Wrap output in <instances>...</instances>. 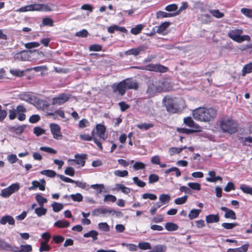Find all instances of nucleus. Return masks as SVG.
<instances>
[{
	"label": "nucleus",
	"instance_id": "nucleus-56",
	"mask_svg": "<svg viewBox=\"0 0 252 252\" xmlns=\"http://www.w3.org/2000/svg\"><path fill=\"white\" fill-rule=\"evenodd\" d=\"M70 197L74 201L81 202L83 200V196L79 193L71 194Z\"/></svg>",
	"mask_w": 252,
	"mask_h": 252
},
{
	"label": "nucleus",
	"instance_id": "nucleus-8",
	"mask_svg": "<svg viewBox=\"0 0 252 252\" xmlns=\"http://www.w3.org/2000/svg\"><path fill=\"white\" fill-rule=\"evenodd\" d=\"M31 11L48 12L52 10L50 6L47 4L34 3L31 4Z\"/></svg>",
	"mask_w": 252,
	"mask_h": 252
},
{
	"label": "nucleus",
	"instance_id": "nucleus-50",
	"mask_svg": "<svg viewBox=\"0 0 252 252\" xmlns=\"http://www.w3.org/2000/svg\"><path fill=\"white\" fill-rule=\"evenodd\" d=\"M9 72L12 75L15 76L22 77L24 76V71L18 69H11Z\"/></svg>",
	"mask_w": 252,
	"mask_h": 252
},
{
	"label": "nucleus",
	"instance_id": "nucleus-36",
	"mask_svg": "<svg viewBox=\"0 0 252 252\" xmlns=\"http://www.w3.org/2000/svg\"><path fill=\"white\" fill-rule=\"evenodd\" d=\"M136 126L140 129H144L145 130H147L153 127L154 126V125L150 123H141L137 125Z\"/></svg>",
	"mask_w": 252,
	"mask_h": 252
},
{
	"label": "nucleus",
	"instance_id": "nucleus-9",
	"mask_svg": "<svg viewBox=\"0 0 252 252\" xmlns=\"http://www.w3.org/2000/svg\"><path fill=\"white\" fill-rule=\"evenodd\" d=\"M111 213H115L117 212L114 210H110L103 207H100L92 211V215L94 216H98L101 214L103 216L106 217Z\"/></svg>",
	"mask_w": 252,
	"mask_h": 252
},
{
	"label": "nucleus",
	"instance_id": "nucleus-20",
	"mask_svg": "<svg viewBox=\"0 0 252 252\" xmlns=\"http://www.w3.org/2000/svg\"><path fill=\"white\" fill-rule=\"evenodd\" d=\"M125 82L126 89L137 90L138 88V84L135 81H132L130 79H126L124 80Z\"/></svg>",
	"mask_w": 252,
	"mask_h": 252
},
{
	"label": "nucleus",
	"instance_id": "nucleus-55",
	"mask_svg": "<svg viewBox=\"0 0 252 252\" xmlns=\"http://www.w3.org/2000/svg\"><path fill=\"white\" fill-rule=\"evenodd\" d=\"M188 187L194 190H200L201 189L200 184L197 183H192L190 182L188 184Z\"/></svg>",
	"mask_w": 252,
	"mask_h": 252
},
{
	"label": "nucleus",
	"instance_id": "nucleus-47",
	"mask_svg": "<svg viewBox=\"0 0 252 252\" xmlns=\"http://www.w3.org/2000/svg\"><path fill=\"white\" fill-rule=\"evenodd\" d=\"M152 250L153 252H165L166 250V247L165 245H156Z\"/></svg>",
	"mask_w": 252,
	"mask_h": 252
},
{
	"label": "nucleus",
	"instance_id": "nucleus-37",
	"mask_svg": "<svg viewBox=\"0 0 252 252\" xmlns=\"http://www.w3.org/2000/svg\"><path fill=\"white\" fill-rule=\"evenodd\" d=\"M201 211V210L199 209L191 210L189 214V218L190 220H192L193 219L196 218L199 215Z\"/></svg>",
	"mask_w": 252,
	"mask_h": 252
},
{
	"label": "nucleus",
	"instance_id": "nucleus-23",
	"mask_svg": "<svg viewBox=\"0 0 252 252\" xmlns=\"http://www.w3.org/2000/svg\"><path fill=\"white\" fill-rule=\"evenodd\" d=\"M32 184H34L35 189L38 188L40 190L42 191L45 189L46 182L44 179H41L40 181H33Z\"/></svg>",
	"mask_w": 252,
	"mask_h": 252
},
{
	"label": "nucleus",
	"instance_id": "nucleus-33",
	"mask_svg": "<svg viewBox=\"0 0 252 252\" xmlns=\"http://www.w3.org/2000/svg\"><path fill=\"white\" fill-rule=\"evenodd\" d=\"M138 248L142 250H147L151 249V245L148 242H140L137 246Z\"/></svg>",
	"mask_w": 252,
	"mask_h": 252
},
{
	"label": "nucleus",
	"instance_id": "nucleus-49",
	"mask_svg": "<svg viewBox=\"0 0 252 252\" xmlns=\"http://www.w3.org/2000/svg\"><path fill=\"white\" fill-rule=\"evenodd\" d=\"M188 196L184 195L181 197H178L175 199L174 203L177 205H182L185 203L187 200Z\"/></svg>",
	"mask_w": 252,
	"mask_h": 252
},
{
	"label": "nucleus",
	"instance_id": "nucleus-52",
	"mask_svg": "<svg viewBox=\"0 0 252 252\" xmlns=\"http://www.w3.org/2000/svg\"><path fill=\"white\" fill-rule=\"evenodd\" d=\"M240 189L246 193L250 194L252 195V188L250 186L242 185L240 186Z\"/></svg>",
	"mask_w": 252,
	"mask_h": 252
},
{
	"label": "nucleus",
	"instance_id": "nucleus-11",
	"mask_svg": "<svg viewBox=\"0 0 252 252\" xmlns=\"http://www.w3.org/2000/svg\"><path fill=\"white\" fill-rule=\"evenodd\" d=\"M50 127L54 138L56 139H61L62 138V135L61 133L60 126L57 124H51Z\"/></svg>",
	"mask_w": 252,
	"mask_h": 252
},
{
	"label": "nucleus",
	"instance_id": "nucleus-35",
	"mask_svg": "<svg viewBox=\"0 0 252 252\" xmlns=\"http://www.w3.org/2000/svg\"><path fill=\"white\" fill-rule=\"evenodd\" d=\"M153 70L156 72H165L167 70V68L160 64H156L153 65Z\"/></svg>",
	"mask_w": 252,
	"mask_h": 252
},
{
	"label": "nucleus",
	"instance_id": "nucleus-18",
	"mask_svg": "<svg viewBox=\"0 0 252 252\" xmlns=\"http://www.w3.org/2000/svg\"><path fill=\"white\" fill-rule=\"evenodd\" d=\"M7 223L9 225H14L15 220L14 218L9 215H5L2 217L0 220V224L5 225Z\"/></svg>",
	"mask_w": 252,
	"mask_h": 252
},
{
	"label": "nucleus",
	"instance_id": "nucleus-58",
	"mask_svg": "<svg viewBox=\"0 0 252 252\" xmlns=\"http://www.w3.org/2000/svg\"><path fill=\"white\" fill-rule=\"evenodd\" d=\"M237 225V223L223 222L221 224V226L226 229H231Z\"/></svg>",
	"mask_w": 252,
	"mask_h": 252
},
{
	"label": "nucleus",
	"instance_id": "nucleus-40",
	"mask_svg": "<svg viewBox=\"0 0 252 252\" xmlns=\"http://www.w3.org/2000/svg\"><path fill=\"white\" fill-rule=\"evenodd\" d=\"M40 174L51 178L57 176L56 172L52 170H43L40 172Z\"/></svg>",
	"mask_w": 252,
	"mask_h": 252
},
{
	"label": "nucleus",
	"instance_id": "nucleus-5",
	"mask_svg": "<svg viewBox=\"0 0 252 252\" xmlns=\"http://www.w3.org/2000/svg\"><path fill=\"white\" fill-rule=\"evenodd\" d=\"M243 31L240 29L230 30L228 32V36L234 41L241 43L245 40H249L250 38L248 35L241 36Z\"/></svg>",
	"mask_w": 252,
	"mask_h": 252
},
{
	"label": "nucleus",
	"instance_id": "nucleus-51",
	"mask_svg": "<svg viewBox=\"0 0 252 252\" xmlns=\"http://www.w3.org/2000/svg\"><path fill=\"white\" fill-rule=\"evenodd\" d=\"M92 189H96L97 193L102 192V190L104 189L105 187L103 184H94L91 186Z\"/></svg>",
	"mask_w": 252,
	"mask_h": 252
},
{
	"label": "nucleus",
	"instance_id": "nucleus-2",
	"mask_svg": "<svg viewBox=\"0 0 252 252\" xmlns=\"http://www.w3.org/2000/svg\"><path fill=\"white\" fill-rule=\"evenodd\" d=\"M220 126L224 132L231 134L237 131L238 125L232 119L228 118H224L220 121Z\"/></svg>",
	"mask_w": 252,
	"mask_h": 252
},
{
	"label": "nucleus",
	"instance_id": "nucleus-42",
	"mask_svg": "<svg viewBox=\"0 0 252 252\" xmlns=\"http://www.w3.org/2000/svg\"><path fill=\"white\" fill-rule=\"evenodd\" d=\"M143 27L144 26L143 25L139 24L137 25L136 27L132 28L130 30V32L131 33L134 35H137L141 32Z\"/></svg>",
	"mask_w": 252,
	"mask_h": 252
},
{
	"label": "nucleus",
	"instance_id": "nucleus-54",
	"mask_svg": "<svg viewBox=\"0 0 252 252\" xmlns=\"http://www.w3.org/2000/svg\"><path fill=\"white\" fill-rule=\"evenodd\" d=\"M133 168L135 170L144 169L145 168V164L142 162L137 161L133 165Z\"/></svg>",
	"mask_w": 252,
	"mask_h": 252
},
{
	"label": "nucleus",
	"instance_id": "nucleus-44",
	"mask_svg": "<svg viewBox=\"0 0 252 252\" xmlns=\"http://www.w3.org/2000/svg\"><path fill=\"white\" fill-rule=\"evenodd\" d=\"M35 213L38 216L41 217L45 215L47 212V209L40 206V207L36 208L34 210Z\"/></svg>",
	"mask_w": 252,
	"mask_h": 252
},
{
	"label": "nucleus",
	"instance_id": "nucleus-32",
	"mask_svg": "<svg viewBox=\"0 0 252 252\" xmlns=\"http://www.w3.org/2000/svg\"><path fill=\"white\" fill-rule=\"evenodd\" d=\"M165 228L169 231H175L178 229V226L173 222H167L165 224Z\"/></svg>",
	"mask_w": 252,
	"mask_h": 252
},
{
	"label": "nucleus",
	"instance_id": "nucleus-16",
	"mask_svg": "<svg viewBox=\"0 0 252 252\" xmlns=\"http://www.w3.org/2000/svg\"><path fill=\"white\" fill-rule=\"evenodd\" d=\"M26 126H27L25 125L18 126H8V130L11 132L20 135L23 132Z\"/></svg>",
	"mask_w": 252,
	"mask_h": 252
},
{
	"label": "nucleus",
	"instance_id": "nucleus-4",
	"mask_svg": "<svg viewBox=\"0 0 252 252\" xmlns=\"http://www.w3.org/2000/svg\"><path fill=\"white\" fill-rule=\"evenodd\" d=\"M27 112L26 107L22 104L19 105L16 109H12L9 111V119L10 120H14L17 115L18 119L20 121H23L26 119V116L25 113Z\"/></svg>",
	"mask_w": 252,
	"mask_h": 252
},
{
	"label": "nucleus",
	"instance_id": "nucleus-3",
	"mask_svg": "<svg viewBox=\"0 0 252 252\" xmlns=\"http://www.w3.org/2000/svg\"><path fill=\"white\" fill-rule=\"evenodd\" d=\"M163 100L166 110L168 112L170 113H175L180 112L186 106L185 102L182 98H179V102L180 105L179 107L175 106L176 104L174 103V100L172 98H165Z\"/></svg>",
	"mask_w": 252,
	"mask_h": 252
},
{
	"label": "nucleus",
	"instance_id": "nucleus-61",
	"mask_svg": "<svg viewBox=\"0 0 252 252\" xmlns=\"http://www.w3.org/2000/svg\"><path fill=\"white\" fill-rule=\"evenodd\" d=\"M132 179L134 183L139 187L142 188L146 185V183L143 181L140 180L137 177H134Z\"/></svg>",
	"mask_w": 252,
	"mask_h": 252
},
{
	"label": "nucleus",
	"instance_id": "nucleus-57",
	"mask_svg": "<svg viewBox=\"0 0 252 252\" xmlns=\"http://www.w3.org/2000/svg\"><path fill=\"white\" fill-rule=\"evenodd\" d=\"M45 132V130L44 129L41 128V127H40L39 126H36L33 129V133L37 136L41 135L42 134H44Z\"/></svg>",
	"mask_w": 252,
	"mask_h": 252
},
{
	"label": "nucleus",
	"instance_id": "nucleus-38",
	"mask_svg": "<svg viewBox=\"0 0 252 252\" xmlns=\"http://www.w3.org/2000/svg\"><path fill=\"white\" fill-rule=\"evenodd\" d=\"M243 75L252 72V63H249L244 66L242 69Z\"/></svg>",
	"mask_w": 252,
	"mask_h": 252
},
{
	"label": "nucleus",
	"instance_id": "nucleus-25",
	"mask_svg": "<svg viewBox=\"0 0 252 252\" xmlns=\"http://www.w3.org/2000/svg\"><path fill=\"white\" fill-rule=\"evenodd\" d=\"M170 24L169 22H165L161 23L159 26L155 27L154 29H156V32L161 33L169 26Z\"/></svg>",
	"mask_w": 252,
	"mask_h": 252
},
{
	"label": "nucleus",
	"instance_id": "nucleus-1",
	"mask_svg": "<svg viewBox=\"0 0 252 252\" xmlns=\"http://www.w3.org/2000/svg\"><path fill=\"white\" fill-rule=\"evenodd\" d=\"M192 114L196 121L209 122L216 118L217 110L214 108L199 107L193 110Z\"/></svg>",
	"mask_w": 252,
	"mask_h": 252
},
{
	"label": "nucleus",
	"instance_id": "nucleus-7",
	"mask_svg": "<svg viewBox=\"0 0 252 252\" xmlns=\"http://www.w3.org/2000/svg\"><path fill=\"white\" fill-rule=\"evenodd\" d=\"M70 98V95L66 94H62L54 97L52 100V104L61 105L66 102Z\"/></svg>",
	"mask_w": 252,
	"mask_h": 252
},
{
	"label": "nucleus",
	"instance_id": "nucleus-12",
	"mask_svg": "<svg viewBox=\"0 0 252 252\" xmlns=\"http://www.w3.org/2000/svg\"><path fill=\"white\" fill-rule=\"evenodd\" d=\"M76 159H69L68 161L71 162L70 164L72 165H74V162H76L77 164H80L82 167L84 166L85 164V159L87 158V155L86 154H76L74 156Z\"/></svg>",
	"mask_w": 252,
	"mask_h": 252
},
{
	"label": "nucleus",
	"instance_id": "nucleus-53",
	"mask_svg": "<svg viewBox=\"0 0 252 252\" xmlns=\"http://www.w3.org/2000/svg\"><path fill=\"white\" fill-rule=\"evenodd\" d=\"M224 217L226 219L230 218L232 220L236 219L235 213L230 209H229L228 212H226V213H225Z\"/></svg>",
	"mask_w": 252,
	"mask_h": 252
},
{
	"label": "nucleus",
	"instance_id": "nucleus-59",
	"mask_svg": "<svg viewBox=\"0 0 252 252\" xmlns=\"http://www.w3.org/2000/svg\"><path fill=\"white\" fill-rule=\"evenodd\" d=\"M114 174L118 177H124L128 175V172L127 170L121 171L117 170L114 171Z\"/></svg>",
	"mask_w": 252,
	"mask_h": 252
},
{
	"label": "nucleus",
	"instance_id": "nucleus-63",
	"mask_svg": "<svg viewBox=\"0 0 252 252\" xmlns=\"http://www.w3.org/2000/svg\"><path fill=\"white\" fill-rule=\"evenodd\" d=\"M182 151V149L180 148L172 147L169 149V153L170 156H173L176 154H179Z\"/></svg>",
	"mask_w": 252,
	"mask_h": 252
},
{
	"label": "nucleus",
	"instance_id": "nucleus-28",
	"mask_svg": "<svg viewBox=\"0 0 252 252\" xmlns=\"http://www.w3.org/2000/svg\"><path fill=\"white\" fill-rule=\"evenodd\" d=\"M14 252H30L32 251V247L30 245H22L20 246L19 249L12 251Z\"/></svg>",
	"mask_w": 252,
	"mask_h": 252
},
{
	"label": "nucleus",
	"instance_id": "nucleus-43",
	"mask_svg": "<svg viewBox=\"0 0 252 252\" xmlns=\"http://www.w3.org/2000/svg\"><path fill=\"white\" fill-rule=\"evenodd\" d=\"M210 13L217 18H220L224 16V14L218 9H211L209 10Z\"/></svg>",
	"mask_w": 252,
	"mask_h": 252
},
{
	"label": "nucleus",
	"instance_id": "nucleus-6",
	"mask_svg": "<svg viewBox=\"0 0 252 252\" xmlns=\"http://www.w3.org/2000/svg\"><path fill=\"white\" fill-rule=\"evenodd\" d=\"M161 89L159 87L157 79L149 81L148 84L147 93L150 97L154 96L157 93H160Z\"/></svg>",
	"mask_w": 252,
	"mask_h": 252
},
{
	"label": "nucleus",
	"instance_id": "nucleus-19",
	"mask_svg": "<svg viewBox=\"0 0 252 252\" xmlns=\"http://www.w3.org/2000/svg\"><path fill=\"white\" fill-rule=\"evenodd\" d=\"M184 123L186 126L195 128V130H197L199 128L198 125L194 123L191 117L185 118L184 119Z\"/></svg>",
	"mask_w": 252,
	"mask_h": 252
},
{
	"label": "nucleus",
	"instance_id": "nucleus-29",
	"mask_svg": "<svg viewBox=\"0 0 252 252\" xmlns=\"http://www.w3.org/2000/svg\"><path fill=\"white\" fill-rule=\"evenodd\" d=\"M115 186L117 190H121L125 194H127L130 192V189L125 187L123 184H116Z\"/></svg>",
	"mask_w": 252,
	"mask_h": 252
},
{
	"label": "nucleus",
	"instance_id": "nucleus-22",
	"mask_svg": "<svg viewBox=\"0 0 252 252\" xmlns=\"http://www.w3.org/2000/svg\"><path fill=\"white\" fill-rule=\"evenodd\" d=\"M0 249L7 251H14L12 246L1 238H0Z\"/></svg>",
	"mask_w": 252,
	"mask_h": 252
},
{
	"label": "nucleus",
	"instance_id": "nucleus-34",
	"mask_svg": "<svg viewBox=\"0 0 252 252\" xmlns=\"http://www.w3.org/2000/svg\"><path fill=\"white\" fill-rule=\"evenodd\" d=\"M51 206L52 207L53 210L55 212H59L63 208V204L56 202L53 203L51 204Z\"/></svg>",
	"mask_w": 252,
	"mask_h": 252
},
{
	"label": "nucleus",
	"instance_id": "nucleus-14",
	"mask_svg": "<svg viewBox=\"0 0 252 252\" xmlns=\"http://www.w3.org/2000/svg\"><path fill=\"white\" fill-rule=\"evenodd\" d=\"M161 92L168 91L171 89L172 86L167 79H161L158 80Z\"/></svg>",
	"mask_w": 252,
	"mask_h": 252
},
{
	"label": "nucleus",
	"instance_id": "nucleus-39",
	"mask_svg": "<svg viewBox=\"0 0 252 252\" xmlns=\"http://www.w3.org/2000/svg\"><path fill=\"white\" fill-rule=\"evenodd\" d=\"M35 199L40 206H43V204L47 202V199L39 194L36 195Z\"/></svg>",
	"mask_w": 252,
	"mask_h": 252
},
{
	"label": "nucleus",
	"instance_id": "nucleus-64",
	"mask_svg": "<svg viewBox=\"0 0 252 252\" xmlns=\"http://www.w3.org/2000/svg\"><path fill=\"white\" fill-rule=\"evenodd\" d=\"M241 11L245 16L250 18L252 17V10L243 8L241 9Z\"/></svg>",
	"mask_w": 252,
	"mask_h": 252
},
{
	"label": "nucleus",
	"instance_id": "nucleus-27",
	"mask_svg": "<svg viewBox=\"0 0 252 252\" xmlns=\"http://www.w3.org/2000/svg\"><path fill=\"white\" fill-rule=\"evenodd\" d=\"M248 244H245L238 248L229 249L226 252H246L248 250Z\"/></svg>",
	"mask_w": 252,
	"mask_h": 252
},
{
	"label": "nucleus",
	"instance_id": "nucleus-26",
	"mask_svg": "<svg viewBox=\"0 0 252 252\" xmlns=\"http://www.w3.org/2000/svg\"><path fill=\"white\" fill-rule=\"evenodd\" d=\"M54 226L58 228H65L69 226L70 223L67 220H59L54 223Z\"/></svg>",
	"mask_w": 252,
	"mask_h": 252
},
{
	"label": "nucleus",
	"instance_id": "nucleus-24",
	"mask_svg": "<svg viewBox=\"0 0 252 252\" xmlns=\"http://www.w3.org/2000/svg\"><path fill=\"white\" fill-rule=\"evenodd\" d=\"M220 218L218 214H211L206 217V221L208 223L217 222L219 221Z\"/></svg>",
	"mask_w": 252,
	"mask_h": 252
},
{
	"label": "nucleus",
	"instance_id": "nucleus-21",
	"mask_svg": "<svg viewBox=\"0 0 252 252\" xmlns=\"http://www.w3.org/2000/svg\"><path fill=\"white\" fill-rule=\"evenodd\" d=\"M178 15V12L169 13H166L165 12H163V11H158L156 13V17L158 19L167 18V17H171L175 16Z\"/></svg>",
	"mask_w": 252,
	"mask_h": 252
},
{
	"label": "nucleus",
	"instance_id": "nucleus-15",
	"mask_svg": "<svg viewBox=\"0 0 252 252\" xmlns=\"http://www.w3.org/2000/svg\"><path fill=\"white\" fill-rule=\"evenodd\" d=\"M30 56L27 51H22L15 54L14 56V59L18 61H25L28 60Z\"/></svg>",
	"mask_w": 252,
	"mask_h": 252
},
{
	"label": "nucleus",
	"instance_id": "nucleus-30",
	"mask_svg": "<svg viewBox=\"0 0 252 252\" xmlns=\"http://www.w3.org/2000/svg\"><path fill=\"white\" fill-rule=\"evenodd\" d=\"M98 232L95 230H91L89 232L84 234L83 236L85 238L92 237L94 241L97 239Z\"/></svg>",
	"mask_w": 252,
	"mask_h": 252
},
{
	"label": "nucleus",
	"instance_id": "nucleus-46",
	"mask_svg": "<svg viewBox=\"0 0 252 252\" xmlns=\"http://www.w3.org/2000/svg\"><path fill=\"white\" fill-rule=\"evenodd\" d=\"M9 189L11 194L17 191L20 189L19 184L18 183L12 184L11 185L7 187Z\"/></svg>",
	"mask_w": 252,
	"mask_h": 252
},
{
	"label": "nucleus",
	"instance_id": "nucleus-17",
	"mask_svg": "<svg viewBox=\"0 0 252 252\" xmlns=\"http://www.w3.org/2000/svg\"><path fill=\"white\" fill-rule=\"evenodd\" d=\"M146 48L143 46H140L137 48H132L126 51L125 53L126 55H133L134 56H137L141 52L144 51Z\"/></svg>",
	"mask_w": 252,
	"mask_h": 252
},
{
	"label": "nucleus",
	"instance_id": "nucleus-31",
	"mask_svg": "<svg viewBox=\"0 0 252 252\" xmlns=\"http://www.w3.org/2000/svg\"><path fill=\"white\" fill-rule=\"evenodd\" d=\"M95 137V129H94L92 131V135L89 134H81L80 138L82 140L85 141H91L93 140V137Z\"/></svg>",
	"mask_w": 252,
	"mask_h": 252
},
{
	"label": "nucleus",
	"instance_id": "nucleus-60",
	"mask_svg": "<svg viewBox=\"0 0 252 252\" xmlns=\"http://www.w3.org/2000/svg\"><path fill=\"white\" fill-rule=\"evenodd\" d=\"M159 180V177L155 174H150L149 176V183L150 184H153L157 182Z\"/></svg>",
	"mask_w": 252,
	"mask_h": 252
},
{
	"label": "nucleus",
	"instance_id": "nucleus-48",
	"mask_svg": "<svg viewBox=\"0 0 252 252\" xmlns=\"http://www.w3.org/2000/svg\"><path fill=\"white\" fill-rule=\"evenodd\" d=\"M51 249L50 246L47 244V243L44 242L43 241H41L40 243V247L39 248L40 252H42L43 251L48 252Z\"/></svg>",
	"mask_w": 252,
	"mask_h": 252
},
{
	"label": "nucleus",
	"instance_id": "nucleus-62",
	"mask_svg": "<svg viewBox=\"0 0 252 252\" xmlns=\"http://www.w3.org/2000/svg\"><path fill=\"white\" fill-rule=\"evenodd\" d=\"M11 194L9 189H8L7 188L2 189L0 192V196L4 198H8Z\"/></svg>",
	"mask_w": 252,
	"mask_h": 252
},
{
	"label": "nucleus",
	"instance_id": "nucleus-10",
	"mask_svg": "<svg viewBox=\"0 0 252 252\" xmlns=\"http://www.w3.org/2000/svg\"><path fill=\"white\" fill-rule=\"evenodd\" d=\"M113 92L116 93L118 92L121 95H123L127 90L125 81L123 80L118 84H114L112 86Z\"/></svg>",
	"mask_w": 252,
	"mask_h": 252
},
{
	"label": "nucleus",
	"instance_id": "nucleus-45",
	"mask_svg": "<svg viewBox=\"0 0 252 252\" xmlns=\"http://www.w3.org/2000/svg\"><path fill=\"white\" fill-rule=\"evenodd\" d=\"M98 228L103 231L108 232L110 230V226L106 222H100L98 224Z\"/></svg>",
	"mask_w": 252,
	"mask_h": 252
},
{
	"label": "nucleus",
	"instance_id": "nucleus-13",
	"mask_svg": "<svg viewBox=\"0 0 252 252\" xmlns=\"http://www.w3.org/2000/svg\"><path fill=\"white\" fill-rule=\"evenodd\" d=\"M95 130V135H97L104 141L107 138V136L105 134L106 128L104 125L100 124L96 125Z\"/></svg>",
	"mask_w": 252,
	"mask_h": 252
},
{
	"label": "nucleus",
	"instance_id": "nucleus-41",
	"mask_svg": "<svg viewBox=\"0 0 252 252\" xmlns=\"http://www.w3.org/2000/svg\"><path fill=\"white\" fill-rule=\"evenodd\" d=\"M159 201L163 205L167 203L170 200V197L168 194H162L159 197Z\"/></svg>",
	"mask_w": 252,
	"mask_h": 252
}]
</instances>
